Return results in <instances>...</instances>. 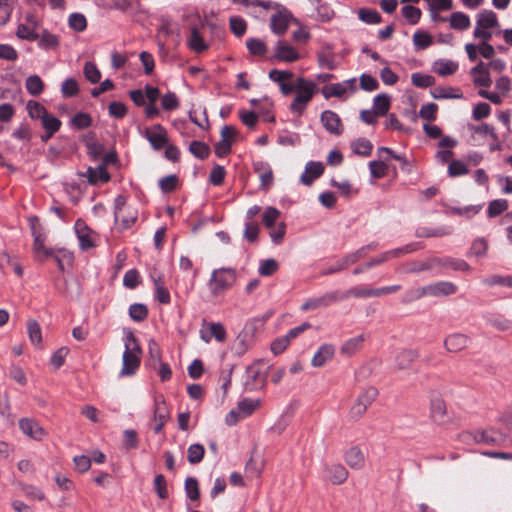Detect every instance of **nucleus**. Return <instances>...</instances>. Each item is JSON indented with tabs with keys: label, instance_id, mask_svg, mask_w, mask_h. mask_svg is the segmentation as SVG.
I'll use <instances>...</instances> for the list:
<instances>
[{
	"label": "nucleus",
	"instance_id": "obj_1",
	"mask_svg": "<svg viewBox=\"0 0 512 512\" xmlns=\"http://www.w3.org/2000/svg\"><path fill=\"white\" fill-rule=\"evenodd\" d=\"M141 347L135 335L128 332L125 336V350L122 355L120 376H132L136 373L141 362Z\"/></svg>",
	"mask_w": 512,
	"mask_h": 512
},
{
	"label": "nucleus",
	"instance_id": "obj_2",
	"mask_svg": "<svg viewBox=\"0 0 512 512\" xmlns=\"http://www.w3.org/2000/svg\"><path fill=\"white\" fill-rule=\"evenodd\" d=\"M317 91L318 87L315 82L298 77L296 79V96L290 104V111L299 116L302 115Z\"/></svg>",
	"mask_w": 512,
	"mask_h": 512
},
{
	"label": "nucleus",
	"instance_id": "obj_3",
	"mask_svg": "<svg viewBox=\"0 0 512 512\" xmlns=\"http://www.w3.org/2000/svg\"><path fill=\"white\" fill-rule=\"evenodd\" d=\"M237 272L231 267L214 269L208 281V287L213 296H219L230 289L236 282Z\"/></svg>",
	"mask_w": 512,
	"mask_h": 512
},
{
	"label": "nucleus",
	"instance_id": "obj_4",
	"mask_svg": "<svg viewBox=\"0 0 512 512\" xmlns=\"http://www.w3.org/2000/svg\"><path fill=\"white\" fill-rule=\"evenodd\" d=\"M499 25L497 15L492 10H483L477 15L473 36L476 39L489 41L492 38V29Z\"/></svg>",
	"mask_w": 512,
	"mask_h": 512
},
{
	"label": "nucleus",
	"instance_id": "obj_5",
	"mask_svg": "<svg viewBox=\"0 0 512 512\" xmlns=\"http://www.w3.org/2000/svg\"><path fill=\"white\" fill-rule=\"evenodd\" d=\"M114 218L115 222H120L123 229L130 228L138 218V212L135 208L127 205L126 197L118 195L114 200Z\"/></svg>",
	"mask_w": 512,
	"mask_h": 512
},
{
	"label": "nucleus",
	"instance_id": "obj_6",
	"mask_svg": "<svg viewBox=\"0 0 512 512\" xmlns=\"http://www.w3.org/2000/svg\"><path fill=\"white\" fill-rule=\"evenodd\" d=\"M40 25L38 16L33 12H27L24 17V22L18 24L16 36L19 39L27 41H36L39 38L37 29Z\"/></svg>",
	"mask_w": 512,
	"mask_h": 512
},
{
	"label": "nucleus",
	"instance_id": "obj_7",
	"mask_svg": "<svg viewBox=\"0 0 512 512\" xmlns=\"http://www.w3.org/2000/svg\"><path fill=\"white\" fill-rule=\"evenodd\" d=\"M378 395V391L374 387L365 389L356 399L350 409L349 416L352 420L360 419L366 412L367 408L373 403Z\"/></svg>",
	"mask_w": 512,
	"mask_h": 512
},
{
	"label": "nucleus",
	"instance_id": "obj_8",
	"mask_svg": "<svg viewBox=\"0 0 512 512\" xmlns=\"http://www.w3.org/2000/svg\"><path fill=\"white\" fill-rule=\"evenodd\" d=\"M273 10L276 12L270 19L271 30L277 35H283L289 27L292 14L284 6L278 3H276V7Z\"/></svg>",
	"mask_w": 512,
	"mask_h": 512
},
{
	"label": "nucleus",
	"instance_id": "obj_9",
	"mask_svg": "<svg viewBox=\"0 0 512 512\" xmlns=\"http://www.w3.org/2000/svg\"><path fill=\"white\" fill-rule=\"evenodd\" d=\"M143 137L154 150H161L169 142L166 129L161 124H155L142 132Z\"/></svg>",
	"mask_w": 512,
	"mask_h": 512
},
{
	"label": "nucleus",
	"instance_id": "obj_10",
	"mask_svg": "<svg viewBox=\"0 0 512 512\" xmlns=\"http://www.w3.org/2000/svg\"><path fill=\"white\" fill-rule=\"evenodd\" d=\"M341 300V293L338 291L327 292L319 297L309 298L302 305V311L316 310L328 307Z\"/></svg>",
	"mask_w": 512,
	"mask_h": 512
},
{
	"label": "nucleus",
	"instance_id": "obj_11",
	"mask_svg": "<svg viewBox=\"0 0 512 512\" xmlns=\"http://www.w3.org/2000/svg\"><path fill=\"white\" fill-rule=\"evenodd\" d=\"M265 376L262 373L261 362L257 361L246 368L245 389L254 391L263 387Z\"/></svg>",
	"mask_w": 512,
	"mask_h": 512
},
{
	"label": "nucleus",
	"instance_id": "obj_12",
	"mask_svg": "<svg viewBox=\"0 0 512 512\" xmlns=\"http://www.w3.org/2000/svg\"><path fill=\"white\" fill-rule=\"evenodd\" d=\"M168 418L169 410L166 405L164 397L162 395L155 396L153 420L156 422V425L153 428V430L156 434L162 431Z\"/></svg>",
	"mask_w": 512,
	"mask_h": 512
},
{
	"label": "nucleus",
	"instance_id": "obj_13",
	"mask_svg": "<svg viewBox=\"0 0 512 512\" xmlns=\"http://www.w3.org/2000/svg\"><path fill=\"white\" fill-rule=\"evenodd\" d=\"M19 428L31 439L40 441L46 436V432L40 424L32 418H22L19 420Z\"/></svg>",
	"mask_w": 512,
	"mask_h": 512
},
{
	"label": "nucleus",
	"instance_id": "obj_14",
	"mask_svg": "<svg viewBox=\"0 0 512 512\" xmlns=\"http://www.w3.org/2000/svg\"><path fill=\"white\" fill-rule=\"evenodd\" d=\"M324 165L322 162L309 161L305 165L304 172L300 176V183L305 186H311L312 183L322 176Z\"/></svg>",
	"mask_w": 512,
	"mask_h": 512
},
{
	"label": "nucleus",
	"instance_id": "obj_15",
	"mask_svg": "<svg viewBox=\"0 0 512 512\" xmlns=\"http://www.w3.org/2000/svg\"><path fill=\"white\" fill-rule=\"evenodd\" d=\"M274 57L283 62H295L300 58L299 52L285 41H278L275 46Z\"/></svg>",
	"mask_w": 512,
	"mask_h": 512
},
{
	"label": "nucleus",
	"instance_id": "obj_16",
	"mask_svg": "<svg viewBox=\"0 0 512 512\" xmlns=\"http://www.w3.org/2000/svg\"><path fill=\"white\" fill-rule=\"evenodd\" d=\"M355 79H349L341 83L325 85L321 89V93L325 99L331 97H342L348 90L354 89Z\"/></svg>",
	"mask_w": 512,
	"mask_h": 512
},
{
	"label": "nucleus",
	"instance_id": "obj_17",
	"mask_svg": "<svg viewBox=\"0 0 512 512\" xmlns=\"http://www.w3.org/2000/svg\"><path fill=\"white\" fill-rule=\"evenodd\" d=\"M457 291L455 284L449 281H438L426 285L427 296L443 297L452 295Z\"/></svg>",
	"mask_w": 512,
	"mask_h": 512
},
{
	"label": "nucleus",
	"instance_id": "obj_18",
	"mask_svg": "<svg viewBox=\"0 0 512 512\" xmlns=\"http://www.w3.org/2000/svg\"><path fill=\"white\" fill-rule=\"evenodd\" d=\"M321 122L325 129L331 134L340 135L343 131L340 117L331 110L322 112Z\"/></svg>",
	"mask_w": 512,
	"mask_h": 512
},
{
	"label": "nucleus",
	"instance_id": "obj_19",
	"mask_svg": "<svg viewBox=\"0 0 512 512\" xmlns=\"http://www.w3.org/2000/svg\"><path fill=\"white\" fill-rule=\"evenodd\" d=\"M473 76V82L476 86L488 88L491 86V78L484 62L480 61L476 66L470 70Z\"/></svg>",
	"mask_w": 512,
	"mask_h": 512
},
{
	"label": "nucleus",
	"instance_id": "obj_20",
	"mask_svg": "<svg viewBox=\"0 0 512 512\" xmlns=\"http://www.w3.org/2000/svg\"><path fill=\"white\" fill-rule=\"evenodd\" d=\"M335 354V347L332 344H322L314 354L311 365L313 367H322L330 361Z\"/></svg>",
	"mask_w": 512,
	"mask_h": 512
},
{
	"label": "nucleus",
	"instance_id": "obj_21",
	"mask_svg": "<svg viewBox=\"0 0 512 512\" xmlns=\"http://www.w3.org/2000/svg\"><path fill=\"white\" fill-rule=\"evenodd\" d=\"M45 234L34 233L33 236V252L35 258L38 261H43L45 258L50 257L54 254V249L45 247Z\"/></svg>",
	"mask_w": 512,
	"mask_h": 512
},
{
	"label": "nucleus",
	"instance_id": "obj_22",
	"mask_svg": "<svg viewBox=\"0 0 512 512\" xmlns=\"http://www.w3.org/2000/svg\"><path fill=\"white\" fill-rule=\"evenodd\" d=\"M255 172L259 175L261 187L267 189L273 184V171L271 166L264 161H257L253 164Z\"/></svg>",
	"mask_w": 512,
	"mask_h": 512
},
{
	"label": "nucleus",
	"instance_id": "obj_23",
	"mask_svg": "<svg viewBox=\"0 0 512 512\" xmlns=\"http://www.w3.org/2000/svg\"><path fill=\"white\" fill-rule=\"evenodd\" d=\"M75 232L79 240V246L82 250H87L93 247V241L90 236V229L87 227L85 222L78 219L75 223Z\"/></svg>",
	"mask_w": 512,
	"mask_h": 512
},
{
	"label": "nucleus",
	"instance_id": "obj_24",
	"mask_svg": "<svg viewBox=\"0 0 512 512\" xmlns=\"http://www.w3.org/2000/svg\"><path fill=\"white\" fill-rule=\"evenodd\" d=\"M469 338L461 333H454L446 337L444 345L449 352H459L467 347Z\"/></svg>",
	"mask_w": 512,
	"mask_h": 512
},
{
	"label": "nucleus",
	"instance_id": "obj_25",
	"mask_svg": "<svg viewBox=\"0 0 512 512\" xmlns=\"http://www.w3.org/2000/svg\"><path fill=\"white\" fill-rule=\"evenodd\" d=\"M87 180L92 185H97L98 183L107 182L110 179V175L106 169L105 164H101L96 168L89 167L85 173Z\"/></svg>",
	"mask_w": 512,
	"mask_h": 512
},
{
	"label": "nucleus",
	"instance_id": "obj_26",
	"mask_svg": "<svg viewBox=\"0 0 512 512\" xmlns=\"http://www.w3.org/2000/svg\"><path fill=\"white\" fill-rule=\"evenodd\" d=\"M327 479L333 484H342L348 477L347 469L341 464H333L326 468Z\"/></svg>",
	"mask_w": 512,
	"mask_h": 512
},
{
	"label": "nucleus",
	"instance_id": "obj_27",
	"mask_svg": "<svg viewBox=\"0 0 512 512\" xmlns=\"http://www.w3.org/2000/svg\"><path fill=\"white\" fill-rule=\"evenodd\" d=\"M449 25L452 29L458 31H465L471 26L470 17L460 11L453 12L448 17Z\"/></svg>",
	"mask_w": 512,
	"mask_h": 512
},
{
	"label": "nucleus",
	"instance_id": "obj_28",
	"mask_svg": "<svg viewBox=\"0 0 512 512\" xmlns=\"http://www.w3.org/2000/svg\"><path fill=\"white\" fill-rule=\"evenodd\" d=\"M458 67V63L452 60L440 59L434 62L433 70L440 76H448L454 74Z\"/></svg>",
	"mask_w": 512,
	"mask_h": 512
},
{
	"label": "nucleus",
	"instance_id": "obj_29",
	"mask_svg": "<svg viewBox=\"0 0 512 512\" xmlns=\"http://www.w3.org/2000/svg\"><path fill=\"white\" fill-rule=\"evenodd\" d=\"M434 265L436 263L433 262V259L426 262L413 261L401 265L397 271L401 273H419L431 269Z\"/></svg>",
	"mask_w": 512,
	"mask_h": 512
},
{
	"label": "nucleus",
	"instance_id": "obj_30",
	"mask_svg": "<svg viewBox=\"0 0 512 512\" xmlns=\"http://www.w3.org/2000/svg\"><path fill=\"white\" fill-rule=\"evenodd\" d=\"M346 463L354 469H360L364 466V455L358 447L350 448L345 454Z\"/></svg>",
	"mask_w": 512,
	"mask_h": 512
},
{
	"label": "nucleus",
	"instance_id": "obj_31",
	"mask_svg": "<svg viewBox=\"0 0 512 512\" xmlns=\"http://www.w3.org/2000/svg\"><path fill=\"white\" fill-rule=\"evenodd\" d=\"M433 262L456 271H468L470 269L469 264L465 260L459 258H434Z\"/></svg>",
	"mask_w": 512,
	"mask_h": 512
},
{
	"label": "nucleus",
	"instance_id": "obj_32",
	"mask_svg": "<svg viewBox=\"0 0 512 512\" xmlns=\"http://www.w3.org/2000/svg\"><path fill=\"white\" fill-rule=\"evenodd\" d=\"M364 341L365 338L363 335H358L353 338H350L343 343L340 351L344 355L351 356L363 346Z\"/></svg>",
	"mask_w": 512,
	"mask_h": 512
},
{
	"label": "nucleus",
	"instance_id": "obj_33",
	"mask_svg": "<svg viewBox=\"0 0 512 512\" xmlns=\"http://www.w3.org/2000/svg\"><path fill=\"white\" fill-rule=\"evenodd\" d=\"M152 279L155 285V298L162 304L170 303V293L164 285L163 277H152Z\"/></svg>",
	"mask_w": 512,
	"mask_h": 512
},
{
	"label": "nucleus",
	"instance_id": "obj_34",
	"mask_svg": "<svg viewBox=\"0 0 512 512\" xmlns=\"http://www.w3.org/2000/svg\"><path fill=\"white\" fill-rule=\"evenodd\" d=\"M187 43L191 50L198 53L207 49V45L196 27L191 28Z\"/></svg>",
	"mask_w": 512,
	"mask_h": 512
},
{
	"label": "nucleus",
	"instance_id": "obj_35",
	"mask_svg": "<svg viewBox=\"0 0 512 512\" xmlns=\"http://www.w3.org/2000/svg\"><path fill=\"white\" fill-rule=\"evenodd\" d=\"M418 357L414 350H402L395 358V364L398 369H406L410 367L413 361Z\"/></svg>",
	"mask_w": 512,
	"mask_h": 512
},
{
	"label": "nucleus",
	"instance_id": "obj_36",
	"mask_svg": "<svg viewBox=\"0 0 512 512\" xmlns=\"http://www.w3.org/2000/svg\"><path fill=\"white\" fill-rule=\"evenodd\" d=\"M413 45L416 50H424L433 43L432 36L425 31L417 30L412 37Z\"/></svg>",
	"mask_w": 512,
	"mask_h": 512
},
{
	"label": "nucleus",
	"instance_id": "obj_37",
	"mask_svg": "<svg viewBox=\"0 0 512 512\" xmlns=\"http://www.w3.org/2000/svg\"><path fill=\"white\" fill-rule=\"evenodd\" d=\"M353 153L360 156H369L373 150V144L366 138H358L351 143Z\"/></svg>",
	"mask_w": 512,
	"mask_h": 512
},
{
	"label": "nucleus",
	"instance_id": "obj_38",
	"mask_svg": "<svg viewBox=\"0 0 512 512\" xmlns=\"http://www.w3.org/2000/svg\"><path fill=\"white\" fill-rule=\"evenodd\" d=\"M38 46L41 49L50 50L56 48L59 44V38L55 34L50 33L48 30H44L39 35Z\"/></svg>",
	"mask_w": 512,
	"mask_h": 512
},
{
	"label": "nucleus",
	"instance_id": "obj_39",
	"mask_svg": "<svg viewBox=\"0 0 512 512\" xmlns=\"http://www.w3.org/2000/svg\"><path fill=\"white\" fill-rule=\"evenodd\" d=\"M25 87L30 95L38 96L44 90V83L38 75H31L26 79Z\"/></svg>",
	"mask_w": 512,
	"mask_h": 512
},
{
	"label": "nucleus",
	"instance_id": "obj_40",
	"mask_svg": "<svg viewBox=\"0 0 512 512\" xmlns=\"http://www.w3.org/2000/svg\"><path fill=\"white\" fill-rule=\"evenodd\" d=\"M389 109L390 97L387 94H378L373 100V110L379 116H385Z\"/></svg>",
	"mask_w": 512,
	"mask_h": 512
},
{
	"label": "nucleus",
	"instance_id": "obj_41",
	"mask_svg": "<svg viewBox=\"0 0 512 512\" xmlns=\"http://www.w3.org/2000/svg\"><path fill=\"white\" fill-rule=\"evenodd\" d=\"M68 25L75 32H83L87 28V19L84 14L74 12L68 17Z\"/></svg>",
	"mask_w": 512,
	"mask_h": 512
},
{
	"label": "nucleus",
	"instance_id": "obj_42",
	"mask_svg": "<svg viewBox=\"0 0 512 512\" xmlns=\"http://www.w3.org/2000/svg\"><path fill=\"white\" fill-rule=\"evenodd\" d=\"M355 263V256L346 255L342 259L338 260L335 264L331 265L328 269L321 272L322 275H330L340 272L348 268L351 264Z\"/></svg>",
	"mask_w": 512,
	"mask_h": 512
},
{
	"label": "nucleus",
	"instance_id": "obj_43",
	"mask_svg": "<svg viewBox=\"0 0 512 512\" xmlns=\"http://www.w3.org/2000/svg\"><path fill=\"white\" fill-rule=\"evenodd\" d=\"M40 120L43 129L50 134H55L61 127V121L50 113L44 115Z\"/></svg>",
	"mask_w": 512,
	"mask_h": 512
},
{
	"label": "nucleus",
	"instance_id": "obj_44",
	"mask_svg": "<svg viewBox=\"0 0 512 512\" xmlns=\"http://www.w3.org/2000/svg\"><path fill=\"white\" fill-rule=\"evenodd\" d=\"M418 249H420V246L417 243H410V244H406L402 247L386 251L385 254L387 256V259L390 260L393 258H399L403 255L412 253L414 251H417Z\"/></svg>",
	"mask_w": 512,
	"mask_h": 512
},
{
	"label": "nucleus",
	"instance_id": "obj_45",
	"mask_svg": "<svg viewBox=\"0 0 512 512\" xmlns=\"http://www.w3.org/2000/svg\"><path fill=\"white\" fill-rule=\"evenodd\" d=\"M129 316L135 322H141L148 316V308L141 303H134L129 307Z\"/></svg>",
	"mask_w": 512,
	"mask_h": 512
},
{
	"label": "nucleus",
	"instance_id": "obj_46",
	"mask_svg": "<svg viewBox=\"0 0 512 512\" xmlns=\"http://www.w3.org/2000/svg\"><path fill=\"white\" fill-rule=\"evenodd\" d=\"M317 62L321 68L334 70L337 68V62L330 51H322L317 54Z\"/></svg>",
	"mask_w": 512,
	"mask_h": 512
},
{
	"label": "nucleus",
	"instance_id": "obj_47",
	"mask_svg": "<svg viewBox=\"0 0 512 512\" xmlns=\"http://www.w3.org/2000/svg\"><path fill=\"white\" fill-rule=\"evenodd\" d=\"M205 449L201 444H191L187 450V459L190 464H198L204 457Z\"/></svg>",
	"mask_w": 512,
	"mask_h": 512
},
{
	"label": "nucleus",
	"instance_id": "obj_48",
	"mask_svg": "<svg viewBox=\"0 0 512 512\" xmlns=\"http://www.w3.org/2000/svg\"><path fill=\"white\" fill-rule=\"evenodd\" d=\"M28 115L32 119H41L48 112L46 108L35 100H29L26 104Z\"/></svg>",
	"mask_w": 512,
	"mask_h": 512
},
{
	"label": "nucleus",
	"instance_id": "obj_49",
	"mask_svg": "<svg viewBox=\"0 0 512 512\" xmlns=\"http://www.w3.org/2000/svg\"><path fill=\"white\" fill-rule=\"evenodd\" d=\"M358 17L366 24H378L381 22V15L374 9L361 8L358 11Z\"/></svg>",
	"mask_w": 512,
	"mask_h": 512
},
{
	"label": "nucleus",
	"instance_id": "obj_50",
	"mask_svg": "<svg viewBox=\"0 0 512 512\" xmlns=\"http://www.w3.org/2000/svg\"><path fill=\"white\" fill-rule=\"evenodd\" d=\"M189 151L199 159H205L209 156L210 148L201 141L194 140L189 145Z\"/></svg>",
	"mask_w": 512,
	"mask_h": 512
},
{
	"label": "nucleus",
	"instance_id": "obj_51",
	"mask_svg": "<svg viewBox=\"0 0 512 512\" xmlns=\"http://www.w3.org/2000/svg\"><path fill=\"white\" fill-rule=\"evenodd\" d=\"M508 209L506 199H495L488 205L487 213L490 218L496 217Z\"/></svg>",
	"mask_w": 512,
	"mask_h": 512
},
{
	"label": "nucleus",
	"instance_id": "obj_52",
	"mask_svg": "<svg viewBox=\"0 0 512 512\" xmlns=\"http://www.w3.org/2000/svg\"><path fill=\"white\" fill-rule=\"evenodd\" d=\"M70 123L74 128L81 130L91 126L92 118L88 113L78 112L71 118Z\"/></svg>",
	"mask_w": 512,
	"mask_h": 512
},
{
	"label": "nucleus",
	"instance_id": "obj_53",
	"mask_svg": "<svg viewBox=\"0 0 512 512\" xmlns=\"http://www.w3.org/2000/svg\"><path fill=\"white\" fill-rule=\"evenodd\" d=\"M403 17L408 21L410 25H415L421 18V10L412 5H406L401 10Z\"/></svg>",
	"mask_w": 512,
	"mask_h": 512
},
{
	"label": "nucleus",
	"instance_id": "obj_54",
	"mask_svg": "<svg viewBox=\"0 0 512 512\" xmlns=\"http://www.w3.org/2000/svg\"><path fill=\"white\" fill-rule=\"evenodd\" d=\"M454 89L451 87H435L431 90V95L434 99H460L462 94H454Z\"/></svg>",
	"mask_w": 512,
	"mask_h": 512
},
{
	"label": "nucleus",
	"instance_id": "obj_55",
	"mask_svg": "<svg viewBox=\"0 0 512 512\" xmlns=\"http://www.w3.org/2000/svg\"><path fill=\"white\" fill-rule=\"evenodd\" d=\"M374 289L373 288H357L353 287L349 289L347 292L341 294V300L347 299L349 297L355 298H368L374 297Z\"/></svg>",
	"mask_w": 512,
	"mask_h": 512
},
{
	"label": "nucleus",
	"instance_id": "obj_56",
	"mask_svg": "<svg viewBox=\"0 0 512 512\" xmlns=\"http://www.w3.org/2000/svg\"><path fill=\"white\" fill-rule=\"evenodd\" d=\"M411 82L416 87L427 88L434 84L435 79L431 75L417 72L411 75Z\"/></svg>",
	"mask_w": 512,
	"mask_h": 512
},
{
	"label": "nucleus",
	"instance_id": "obj_57",
	"mask_svg": "<svg viewBox=\"0 0 512 512\" xmlns=\"http://www.w3.org/2000/svg\"><path fill=\"white\" fill-rule=\"evenodd\" d=\"M29 338L34 345H40L42 342V333L40 325L35 320H29L27 323Z\"/></svg>",
	"mask_w": 512,
	"mask_h": 512
},
{
	"label": "nucleus",
	"instance_id": "obj_58",
	"mask_svg": "<svg viewBox=\"0 0 512 512\" xmlns=\"http://www.w3.org/2000/svg\"><path fill=\"white\" fill-rule=\"evenodd\" d=\"M280 211L276 209L275 207L269 206L265 209L263 215H262V221L265 227L267 228H273L275 223L280 217Z\"/></svg>",
	"mask_w": 512,
	"mask_h": 512
},
{
	"label": "nucleus",
	"instance_id": "obj_59",
	"mask_svg": "<svg viewBox=\"0 0 512 512\" xmlns=\"http://www.w3.org/2000/svg\"><path fill=\"white\" fill-rule=\"evenodd\" d=\"M368 166L370 170V175L374 179H381L387 173L388 166L384 161L373 160L369 162Z\"/></svg>",
	"mask_w": 512,
	"mask_h": 512
},
{
	"label": "nucleus",
	"instance_id": "obj_60",
	"mask_svg": "<svg viewBox=\"0 0 512 512\" xmlns=\"http://www.w3.org/2000/svg\"><path fill=\"white\" fill-rule=\"evenodd\" d=\"M161 106L166 111L176 110L180 106L178 97L174 92H168L161 98Z\"/></svg>",
	"mask_w": 512,
	"mask_h": 512
},
{
	"label": "nucleus",
	"instance_id": "obj_61",
	"mask_svg": "<svg viewBox=\"0 0 512 512\" xmlns=\"http://www.w3.org/2000/svg\"><path fill=\"white\" fill-rule=\"evenodd\" d=\"M469 172L464 162L460 160H453L448 165L447 173L450 177H458L466 175Z\"/></svg>",
	"mask_w": 512,
	"mask_h": 512
},
{
	"label": "nucleus",
	"instance_id": "obj_62",
	"mask_svg": "<svg viewBox=\"0 0 512 512\" xmlns=\"http://www.w3.org/2000/svg\"><path fill=\"white\" fill-rule=\"evenodd\" d=\"M178 181V177L175 174H171L161 178L158 184L162 192L169 193L177 188Z\"/></svg>",
	"mask_w": 512,
	"mask_h": 512
},
{
	"label": "nucleus",
	"instance_id": "obj_63",
	"mask_svg": "<svg viewBox=\"0 0 512 512\" xmlns=\"http://www.w3.org/2000/svg\"><path fill=\"white\" fill-rule=\"evenodd\" d=\"M9 377L21 386L27 384V377L25 371L18 365L12 364L8 371Z\"/></svg>",
	"mask_w": 512,
	"mask_h": 512
},
{
	"label": "nucleus",
	"instance_id": "obj_64",
	"mask_svg": "<svg viewBox=\"0 0 512 512\" xmlns=\"http://www.w3.org/2000/svg\"><path fill=\"white\" fill-rule=\"evenodd\" d=\"M79 92L78 83L74 78H67L61 86V93L64 97H73Z\"/></svg>",
	"mask_w": 512,
	"mask_h": 512
}]
</instances>
